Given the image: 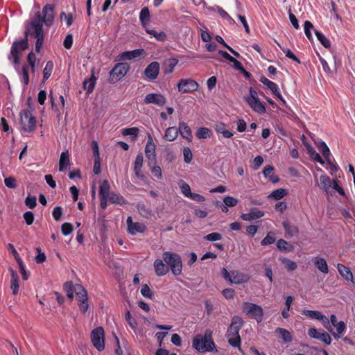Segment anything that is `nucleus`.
I'll return each instance as SVG.
<instances>
[{
	"instance_id": "62",
	"label": "nucleus",
	"mask_w": 355,
	"mask_h": 355,
	"mask_svg": "<svg viewBox=\"0 0 355 355\" xmlns=\"http://www.w3.org/2000/svg\"><path fill=\"white\" fill-rule=\"evenodd\" d=\"M224 204L230 207H234L238 203V200L232 196H225L223 199Z\"/></svg>"
},
{
	"instance_id": "9",
	"label": "nucleus",
	"mask_w": 355,
	"mask_h": 355,
	"mask_svg": "<svg viewBox=\"0 0 355 355\" xmlns=\"http://www.w3.org/2000/svg\"><path fill=\"white\" fill-rule=\"evenodd\" d=\"M20 121L23 130L31 132L35 130L36 126V119L29 110H24L20 114Z\"/></svg>"
},
{
	"instance_id": "36",
	"label": "nucleus",
	"mask_w": 355,
	"mask_h": 355,
	"mask_svg": "<svg viewBox=\"0 0 355 355\" xmlns=\"http://www.w3.org/2000/svg\"><path fill=\"white\" fill-rule=\"evenodd\" d=\"M139 132V130L136 127L125 128L122 130V135L124 136H131L132 141H135L137 139Z\"/></svg>"
},
{
	"instance_id": "28",
	"label": "nucleus",
	"mask_w": 355,
	"mask_h": 355,
	"mask_svg": "<svg viewBox=\"0 0 355 355\" xmlns=\"http://www.w3.org/2000/svg\"><path fill=\"white\" fill-rule=\"evenodd\" d=\"M144 53V49H135L133 51L123 52L121 55V59L122 60H132L137 57H139Z\"/></svg>"
},
{
	"instance_id": "39",
	"label": "nucleus",
	"mask_w": 355,
	"mask_h": 355,
	"mask_svg": "<svg viewBox=\"0 0 355 355\" xmlns=\"http://www.w3.org/2000/svg\"><path fill=\"white\" fill-rule=\"evenodd\" d=\"M318 148L325 158L327 162H329V159H331V152L326 143L323 141H320L318 143Z\"/></svg>"
},
{
	"instance_id": "43",
	"label": "nucleus",
	"mask_w": 355,
	"mask_h": 355,
	"mask_svg": "<svg viewBox=\"0 0 355 355\" xmlns=\"http://www.w3.org/2000/svg\"><path fill=\"white\" fill-rule=\"evenodd\" d=\"M287 191L285 189H278L273 191L270 195L269 198H271L275 200H279L283 198L284 196L287 195Z\"/></svg>"
},
{
	"instance_id": "54",
	"label": "nucleus",
	"mask_w": 355,
	"mask_h": 355,
	"mask_svg": "<svg viewBox=\"0 0 355 355\" xmlns=\"http://www.w3.org/2000/svg\"><path fill=\"white\" fill-rule=\"evenodd\" d=\"M35 60L36 57L35 53L33 51L30 52L27 55V62L31 67L32 72H35Z\"/></svg>"
},
{
	"instance_id": "61",
	"label": "nucleus",
	"mask_w": 355,
	"mask_h": 355,
	"mask_svg": "<svg viewBox=\"0 0 355 355\" xmlns=\"http://www.w3.org/2000/svg\"><path fill=\"white\" fill-rule=\"evenodd\" d=\"M17 263L19 264V271L21 274L22 279L24 280H27L28 279V274L26 270L25 266L23 263L22 259H19Z\"/></svg>"
},
{
	"instance_id": "31",
	"label": "nucleus",
	"mask_w": 355,
	"mask_h": 355,
	"mask_svg": "<svg viewBox=\"0 0 355 355\" xmlns=\"http://www.w3.org/2000/svg\"><path fill=\"white\" fill-rule=\"evenodd\" d=\"M320 184L322 185V189L326 193H330V189L332 186V180L329 178L328 175L326 174L322 175L320 177Z\"/></svg>"
},
{
	"instance_id": "10",
	"label": "nucleus",
	"mask_w": 355,
	"mask_h": 355,
	"mask_svg": "<svg viewBox=\"0 0 355 355\" xmlns=\"http://www.w3.org/2000/svg\"><path fill=\"white\" fill-rule=\"evenodd\" d=\"M302 313L309 318L320 321L328 331L332 332V329L331 328L330 323L329 322V319L320 311L304 309L302 311Z\"/></svg>"
},
{
	"instance_id": "17",
	"label": "nucleus",
	"mask_w": 355,
	"mask_h": 355,
	"mask_svg": "<svg viewBox=\"0 0 355 355\" xmlns=\"http://www.w3.org/2000/svg\"><path fill=\"white\" fill-rule=\"evenodd\" d=\"M232 280L231 284H241L248 282L250 279L248 275L243 273L238 270L231 271Z\"/></svg>"
},
{
	"instance_id": "58",
	"label": "nucleus",
	"mask_w": 355,
	"mask_h": 355,
	"mask_svg": "<svg viewBox=\"0 0 355 355\" xmlns=\"http://www.w3.org/2000/svg\"><path fill=\"white\" fill-rule=\"evenodd\" d=\"M281 49L283 51V52L285 53L286 57L291 59L294 62H296L299 64L300 63V60H299V58L292 52L291 50H290L289 49H285V48H282V47H281Z\"/></svg>"
},
{
	"instance_id": "63",
	"label": "nucleus",
	"mask_w": 355,
	"mask_h": 355,
	"mask_svg": "<svg viewBox=\"0 0 355 355\" xmlns=\"http://www.w3.org/2000/svg\"><path fill=\"white\" fill-rule=\"evenodd\" d=\"M52 215L55 220L59 221L61 219L62 215V207L60 206L54 207L52 212Z\"/></svg>"
},
{
	"instance_id": "12",
	"label": "nucleus",
	"mask_w": 355,
	"mask_h": 355,
	"mask_svg": "<svg viewBox=\"0 0 355 355\" xmlns=\"http://www.w3.org/2000/svg\"><path fill=\"white\" fill-rule=\"evenodd\" d=\"M159 70V63L157 61H153L146 67L144 71V75L147 80H154L158 77Z\"/></svg>"
},
{
	"instance_id": "48",
	"label": "nucleus",
	"mask_w": 355,
	"mask_h": 355,
	"mask_svg": "<svg viewBox=\"0 0 355 355\" xmlns=\"http://www.w3.org/2000/svg\"><path fill=\"white\" fill-rule=\"evenodd\" d=\"M137 208L139 214L144 218H148L151 216V210L146 207L144 204H138Z\"/></svg>"
},
{
	"instance_id": "22",
	"label": "nucleus",
	"mask_w": 355,
	"mask_h": 355,
	"mask_svg": "<svg viewBox=\"0 0 355 355\" xmlns=\"http://www.w3.org/2000/svg\"><path fill=\"white\" fill-rule=\"evenodd\" d=\"M9 270L10 272V288L12 290V293L14 295H16L19 293V277L15 270H14L11 267L9 268Z\"/></svg>"
},
{
	"instance_id": "50",
	"label": "nucleus",
	"mask_w": 355,
	"mask_h": 355,
	"mask_svg": "<svg viewBox=\"0 0 355 355\" xmlns=\"http://www.w3.org/2000/svg\"><path fill=\"white\" fill-rule=\"evenodd\" d=\"M211 10L218 12L222 18L234 21V19L221 7L216 6L215 7L211 8Z\"/></svg>"
},
{
	"instance_id": "34",
	"label": "nucleus",
	"mask_w": 355,
	"mask_h": 355,
	"mask_svg": "<svg viewBox=\"0 0 355 355\" xmlns=\"http://www.w3.org/2000/svg\"><path fill=\"white\" fill-rule=\"evenodd\" d=\"M75 293L78 299V302H80V300L86 301L88 300L87 292L82 285H75Z\"/></svg>"
},
{
	"instance_id": "35",
	"label": "nucleus",
	"mask_w": 355,
	"mask_h": 355,
	"mask_svg": "<svg viewBox=\"0 0 355 355\" xmlns=\"http://www.w3.org/2000/svg\"><path fill=\"white\" fill-rule=\"evenodd\" d=\"M178 134L177 128L169 127L165 131L164 139L168 141H173L178 137Z\"/></svg>"
},
{
	"instance_id": "49",
	"label": "nucleus",
	"mask_w": 355,
	"mask_h": 355,
	"mask_svg": "<svg viewBox=\"0 0 355 355\" xmlns=\"http://www.w3.org/2000/svg\"><path fill=\"white\" fill-rule=\"evenodd\" d=\"M275 240H276V239L274 236V233L272 232H270L267 234V235L261 241V245L262 246L271 245L275 242Z\"/></svg>"
},
{
	"instance_id": "42",
	"label": "nucleus",
	"mask_w": 355,
	"mask_h": 355,
	"mask_svg": "<svg viewBox=\"0 0 355 355\" xmlns=\"http://www.w3.org/2000/svg\"><path fill=\"white\" fill-rule=\"evenodd\" d=\"M306 148H307L308 153L311 158H313L314 160H315L316 162H319L320 164H321L322 165L324 164V161L322 159V158L321 157L320 154L318 153L315 150V149L311 147V146L308 145Z\"/></svg>"
},
{
	"instance_id": "1",
	"label": "nucleus",
	"mask_w": 355,
	"mask_h": 355,
	"mask_svg": "<svg viewBox=\"0 0 355 355\" xmlns=\"http://www.w3.org/2000/svg\"><path fill=\"white\" fill-rule=\"evenodd\" d=\"M54 6L52 4L45 5L42 12H37L27 25L24 32V38L12 43L8 58L12 60L15 69H17L19 67L21 53L28 48V36L31 35L36 39L35 51L40 53L44 39L43 24L46 26H51L54 21Z\"/></svg>"
},
{
	"instance_id": "29",
	"label": "nucleus",
	"mask_w": 355,
	"mask_h": 355,
	"mask_svg": "<svg viewBox=\"0 0 355 355\" xmlns=\"http://www.w3.org/2000/svg\"><path fill=\"white\" fill-rule=\"evenodd\" d=\"M70 164L69 155L68 151L62 152L59 160V171H64Z\"/></svg>"
},
{
	"instance_id": "55",
	"label": "nucleus",
	"mask_w": 355,
	"mask_h": 355,
	"mask_svg": "<svg viewBox=\"0 0 355 355\" xmlns=\"http://www.w3.org/2000/svg\"><path fill=\"white\" fill-rule=\"evenodd\" d=\"M184 161L187 164L191 162L193 159V155L191 149L189 147H184L183 149Z\"/></svg>"
},
{
	"instance_id": "59",
	"label": "nucleus",
	"mask_w": 355,
	"mask_h": 355,
	"mask_svg": "<svg viewBox=\"0 0 355 355\" xmlns=\"http://www.w3.org/2000/svg\"><path fill=\"white\" fill-rule=\"evenodd\" d=\"M25 204L27 207H28L30 209H33L37 205V198L35 196H31L28 195L26 200H25Z\"/></svg>"
},
{
	"instance_id": "6",
	"label": "nucleus",
	"mask_w": 355,
	"mask_h": 355,
	"mask_svg": "<svg viewBox=\"0 0 355 355\" xmlns=\"http://www.w3.org/2000/svg\"><path fill=\"white\" fill-rule=\"evenodd\" d=\"M243 311L249 317L257 320V322H261L263 318V311L261 306L251 303L244 302L243 304Z\"/></svg>"
},
{
	"instance_id": "26",
	"label": "nucleus",
	"mask_w": 355,
	"mask_h": 355,
	"mask_svg": "<svg viewBox=\"0 0 355 355\" xmlns=\"http://www.w3.org/2000/svg\"><path fill=\"white\" fill-rule=\"evenodd\" d=\"M139 20L141 26L146 29L150 20V11L148 7L141 9L139 13Z\"/></svg>"
},
{
	"instance_id": "46",
	"label": "nucleus",
	"mask_w": 355,
	"mask_h": 355,
	"mask_svg": "<svg viewBox=\"0 0 355 355\" xmlns=\"http://www.w3.org/2000/svg\"><path fill=\"white\" fill-rule=\"evenodd\" d=\"M272 92V94L277 97L284 104H286V101L284 99V98L282 97L281 93L279 92V87L278 85L272 82L270 86H268L267 87Z\"/></svg>"
},
{
	"instance_id": "8",
	"label": "nucleus",
	"mask_w": 355,
	"mask_h": 355,
	"mask_svg": "<svg viewBox=\"0 0 355 355\" xmlns=\"http://www.w3.org/2000/svg\"><path fill=\"white\" fill-rule=\"evenodd\" d=\"M91 340L98 351L101 352L105 349V332L102 327H98L92 331Z\"/></svg>"
},
{
	"instance_id": "33",
	"label": "nucleus",
	"mask_w": 355,
	"mask_h": 355,
	"mask_svg": "<svg viewBox=\"0 0 355 355\" xmlns=\"http://www.w3.org/2000/svg\"><path fill=\"white\" fill-rule=\"evenodd\" d=\"M110 185L107 180H103L99 187V197L108 198L110 195Z\"/></svg>"
},
{
	"instance_id": "2",
	"label": "nucleus",
	"mask_w": 355,
	"mask_h": 355,
	"mask_svg": "<svg viewBox=\"0 0 355 355\" xmlns=\"http://www.w3.org/2000/svg\"><path fill=\"white\" fill-rule=\"evenodd\" d=\"M243 320L238 315H234L232 318V322L227 329L226 336L228 340V343L234 347H239L241 349V339L239 335V331L243 326Z\"/></svg>"
},
{
	"instance_id": "7",
	"label": "nucleus",
	"mask_w": 355,
	"mask_h": 355,
	"mask_svg": "<svg viewBox=\"0 0 355 355\" xmlns=\"http://www.w3.org/2000/svg\"><path fill=\"white\" fill-rule=\"evenodd\" d=\"M249 92V96L245 97L246 103L254 111L259 114L265 113L266 111V107L258 98L257 91L251 87H250Z\"/></svg>"
},
{
	"instance_id": "21",
	"label": "nucleus",
	"mask_w": 355,
	"mask_h": 355,
	"mask_svg": "<svg viewBox=\"0 0 355 355\" xmlns=\"http://www.w3.org/2000/svg\"><path fill=\"white\" fill-rule=\"evenodd\" d=\"M153 266L155 274L157 276H164L169 271V268L167 266L166 263H164L163 260L162 259H155Z\"/></svg>"
},
{
	"instance_id": "60",
	"label": "nucleus",
	"mask_w": 355,
	"mask_h": 355,
	"mask_svg": "<svg viewBox=\"0 0 355 355\" xmlns=\"http://www.w3.org/2000/svg\"><path fill=\"white\" fill-rule=\"evenodd\" d=\"M180 189L182 193L187 198L192 193L189 185L185 182L181 181Z\"/></svg>"
},
{
	"instance_id": "27",
	"label": "nucleus",
	"mask_w": 355,
	"mask_h": 355,
	"mask_svg": "<svg viewBox=\"0 0 355 355\" xmlns=\"http://www.w3.org/2000/svg\"><path fill=\"white\" fill-rule=\"evenodd\" d=\"M313 263L315 267L322 273L327 274L329 268L327 263L324 258L316 257L313 259Z\"/></svg>"
},
{
	"instance_id": "41",
	"label": "nucleus",
	"mask_w": 355,
	"mask_h": 355,
	"mask_svg": "<svg viewBox=\"0 0 355 355\" xmlns=\"http://www.w3.org/2000/svg\"><path fill=\"white\" fill-rule=\"evenodd\" d=\"M276 333L280 335V337L286 343H289L293 340V336L290 331L284 328L278 327L276 329Z\"/></svg>"
},
{
	"instance_id": "25",
	"label": "nucleus",
	"mask_w": 355,
	"mask_h": 355,
	"mask_svg": "<svg viewBox=\"0 0 355 355\" xmlns=\"http://www.w3.org/2000/svg\"><path fill=\"white\" fill-rule=\"evenodd\" d=\"M337 269L340 275L347 281L353 282V275L349 268L342 263H338Z\"/></svg>"
},
{
	"instance_id": "3",
	"label": "nucleus",
	"mask_w": 355,
	"mask_h": 355,
	"mask_svg": "<svg viewBox=\"0 0 355 355\" xmlns=\"http://www.w3.org/2000/svg\"><path fill=\"white\" fill-rule=\"evenodd\" d=\"M212 332L210 330H206L205 334L197 335L193 340L192 345L198 352L205 353L212 352L216 345L211 338Z\"/></svg>"
},
{
	"instance_id": "19",
	"label": "nucleus",
	"mask_w": 355,
	"mask_h": 355,
	"mask_svg": "<svg viewBox=\"0 0 355 355\" xmlns=\"http://www.w3.org/2000/svg\"><path fill=\"white\" fill-rule=\"evenodd\" d=\"M264 216V212L257 208H253L249 213L243 214L241 216L242 220L245 221H252L255 219L260 218Z\"/></svg>"
},
{
	"instance_id": "30",
	"label": "nucleus",
	"mask_w": 355,
	"mask_h": 355,
	"mask_svg": "<svg viewBox=\"0 0 355 355\" xmlns=\"http://www.w3.org/2000/svg\"><path fill=\"white\" fill-rule=\"evenodd\" d=\"M108 199L109 202L112 204L123 205L127 203L126 200L120 193L116 192H111Z\"/></svg>"
},
{
	"instance_id": "56",
	"label": "nucleus",
	"mask_w": 355,
	"mask_h": 355,
	"mask_svg": "<svg viewBox=\"0 0 355 355\" xmlns=\"http://www.w3.org/2000/svg\"><path fill=\"white\" fill-rule=\"evenodd\" d=\"M73 230V225L69 223H64L61 226V231L63 235L67 236Z\"/></svg>"
},
{
	"instance_id": "64",
	"label": "nucleus",
	"mask_w": 355,
	"mask_h": 355,
	"mask_svg": "<svg viewBox=\"0 0 355 355\" xmlns=\"http://www.w3.org/2000/svg\"><path fill=\"white\" fill-rule=\"evenodd\" d=\"M4 183L7 187L10 189H15L17 186L15 178L12 176L5 178Z\"/></svg>"
},
{
	"instance_id": "40",
	"label": "nucleus",
	"mask_w": 355,
	"mask_h": 355,
	"mask_svg": "<svg viewBox=\"0 0 355 355\" xmlns=\"http://www.w3.org/2000/svg\"><path fill=\"white\" fill-rule=\"evenodd\" d=\"M315 35L317 37L318 40L320 41L321 44L326 49H329L331 47V42L330 40L325 37V35L322 33L320 31L318 30H315Z\"/></svg>"
},
{
	"instance_id": "47",
	"label": "nucleus",
	"mask_w": 355,
	"mask_h": 355,
	"mask_svg": "<svg viewBox=\"0 0 355 355\" xmlns=\"http://www.w3.org/2000/svg\"><path fill=\"white\" fill-rule=\"evenodd\" d=\"M211 131L209 128L202 127L196 130V136L198 139H207L210 137Z\"/></svg>"
},
{
	"instance_id": "24",
	"label": "nucleus",
	"mask_w": 355,
	"mask_h": 355,
	"mask_svg": "<svg viewBox=\"0 0 355 355\" xmlns=\"http://www.w3.org/2000/svg\"><path fill=\"white\" fill-rule=\"evenodd\" d=\"M282 225L286 231V236L291 238L297 235L299 232L298 227L288 221H283Z\"/></svg>"
},
{
	"instance_id": "14",
	"label": "nucleus",
	"mask_w": 355,
	"mask_h": 355,
	"mask_svg": "<svg viewBox=\"0 0 355 355\" xmlns=\"http://www.w3.org/2000/svg\"><path fill=\"white\" fill-rule=\"evenodd\" d=\"M128 231L132 235H136L137 233H144L146 231V226L144 223L133 222L132 217L129 216L126 220Z\"/></svg>"
},
{
	"instance_id": "52",
	"label": "nucleus",
	"mask_w": 355,
	"mask_h": 355,
	"mask_svg": "<svg viewBox=\"0 0 355 355\" xmlns=\"http://www.w3.org/2000/svg\"><path fill=\"white\" fill-rule=\"evenodd\" d=\"M141 295L146 298L152 299L154 296L153 292L147 284H144L141 289Z\"/></svg>"
},
{
	"instance_id": "44",
	"label": "nucleus",
	"mask_w": 355,
	"mask_h": 355,
	"mask_svg": "<svg viewBox=\"0 0 355 355\" xmlns=\"http://www.w3.org/2000/svg\"><path fill=\"white\" fill-rule=\"evenodd\" d=\"M53 69V62L52 61H48L43 70V81L47 80L51 75Z\"/></svg>"
},
{
	"instance_id": "20",
	"label": "nucleus",
	"mask_w": 355,
	"mask_h": 355,
	"mask_svg": "<svg viewBox=\"0 0 355 355\" xmlns=\"http://www.w3.org/2000/svg\"><path fill=\"white\" fill-rule=\"evenodd\" d=\"M180 135L187 139L189 141H191L193 139L192 132L188 124L184 121L179 123L178 129Z\"/></svg>"
},
{
	"instance_id": "16",
	"label": "nucleus",
	"mask_w": 355,
	"mask_h": 355,
	"mask_svg": "<svg viewBox=\"0 0 355 355\" xmlns=\"http://www.w3.org/2000/svg\"><path fill=\"white\" fill-rule=\"evenodd\" d=\"M143 161L144 157L142 153H139L137 155L136 159L134 162L133 170L135 175L139 180H144L145 175L143 174L141 171V168L143 166Z\"/></svg>"
},
{
	"instance_id": "38",
	"label": "nucleus",
	"mask_w": 355,
	"mask_h": 355,
	"mask_svg": "<svg viewBox=\"0 0 355 355\" xmlns=\"http://www.w3.org/2000/svg\"><path fill=\"white\" fill-rule=\"evenodd\" d=\"M279 260L288 272L294 271L297 267V263L294 261L288 258L281 257Z\"/></svg>"
},
{
	"instance_id": "4",
	"label": "nucleus",
	"mask_w": 355,
	"mask_h": 355,
	"mask_svg": "<svg viewBox=\"0 0 355 355\" xmlns=\"http://www.w3.org/2000/svg\"><path fill=\"white\" fill-rule=\"evenodd\" d=\"M163 260L174 275L178 276L182 273V262L178 254L168 251L164 252Z\"/></svg>"
},
{
	"instance_id": "5",
	"label": "nucleus",
	"mask_w": 355,
	"mask_h": 355,
	"mask_svg": "<svg viewBox=\"0 0 355 355\" xmlns=\"http://www.w3.org/2000/svg\"><path fill=\"white\" fill-rule=\"evenodd\" d=\"M130 70V65L126 62H119L110 71L108 81L110 84H114L121 80Z\"/></svg>"
},
{
	"instance_id": "57",
	"label": "nucleus",
	"mask_w": 355,
	"mask_h": 355,
	"mask_svg": "<svg viewBox=\"0 0 355 355\" xmlns=\"http://www.w3.org/2000/svg\"><path fill=\"white\" fill-rule=\"evenodd\" d=\"M318 339L322 340L326 345H330L331 343V338L329 334L323 330H321V332L319 334V337Z\"/></svg>"
},
{
	"instance_id": "45",
	"label": "nucleus",
	"mask_w": 355,
	"mask_h": 355,
	"mask_svg": "<svg viewBox=\"0 0 355 355\" xmlns=\"http://www.w3.org/2000/svg\"><path fill=\"white\" fill-rule=\"evenodd\" d=\"M334 327L336 328L337 333H335L333 331L331 333L335 338L338 339L340 338V335H342L345 331L346 325L343 321H340Z\"/></svg>"
},
{
	"instance_id": "53",
	"label": "nucleus",
	"mask_w": 355,
	"mask_h": 355,
	"mask_svg": "<svg viewBox=\"0 0 355 355\" xmlns=\"http://www.w3.org/2000/svg\"><path fill=\"white\" fill-rule=\"evenodd\" d=\"M331 188L337 191L340 196H345V192L343 188L339 184V181L337 179L332 180Z\"/></svg>"
},
{
	"instance_id": "32",
	"label": "nucleus",
	"mask_w": 355,
	"mask_h": 355,
	"mask_svg": "<svg viewBox=\"0 0 355 355\" xmlns=\"http://www.w3.org/2000/svg\"><path fill=\"white\" fill-rule=\"evenodd\" d=\"M277 248L281 252H290L294 249L293 246L284 239H279L277 242Z\"/></svg>"
},
{
	"instance_id": "23",
	"label": "nucleus",
	"mask_w": 355,
	"mask_h": 355,
	"mask_svg": "<svg viewBox=\"0 0 355 355\" xmlns=\"http://www.w3.org/2000/svg\"><path fill=\"white\" fill-rule=\"evenodd\" d=\"M178 62L179 61L178 59L173 58L165 60L162 64L164 73L165 74L171 73L173 71L175 67L178 64Z\"/></svg>"
},
{
	"instance_id": "37",
	"label": "nucleus",
	"mask_w": 355,
	"mask_h": 355,
	"mask_svg": "<svg viewBox=\"0 0 355 355\" xmlns=\"http://www.w3.org/2000/svg\"><path fill=\"white\" fill-rule=\"evenodd\" d=\"M146 32L159 42H164L167 39L166 34L164 31L157 32L153 29L146 28Z\"/></svg>"
},
{
	"instance_id": "15",
	"label": "nucleus",
	"mask_w": 355,
	"mask_h": 355,
	"mask_svg": "<svg viewBox=\"0 0 355 355\" xmlns=\"http://www.w3.org/2000/svg\"><path fill=\"white\" fill-rule=\"evenodd\" d=\"M145 154L150 162L149 164L152 162H156L155 145L150 137H148V140L145 147Z\"/></svg>"
},
{
	"instance_id": "51",
	"label": "nucleus",
	"mask_w": 355,
	"mask_h": 355,
	"mask_svg": "<svg viewBox=\"0 0 355 355\" xmlns=\"http://www.w3.org/2000/svg\"><path fill=\"white\" fill-rule=\"evenodd\" d=\"M304 33L307 38L311 41L313 40V36L311 35V30L313 28L312 23L309 21H305L304 24Z\"/></svg>"
},
{
	"instance_id": "18",
	"label": "nucleus",
	"mask_w": 355,
	"mask_h": 355,
	"mask_svg": "<svg viewBox=\"0 0 355 355\" xmlns=\"http://www.w3.org/2000/svg\"><path fill=\"white\" fill-rule=\"evenodd\" d=\"M96 80L97 78L94 75V69H92L91 76L89 78H85L83 83V87L87 94H90L94 91Z\"/></svg>"
},
{
	"instance_id": "11",
	"label": "nucleus",
	"mask_w": 355,
	"mask_h": 355,
	"mask_svg": "<svg viewBox=\"0 0 355 355\" xmlns=\"http://www.w3.org/2000/svg\"><path fill=\"white\" fill-rule=\"evenodd\" d=\"M178 91L181 93H190L198 89V83L192 79H180L178 83Z\"/></svg>"
},
{
	"instance_id": "13",
	"label": "nucleus",
	"mask_w": 355,
	"mask_h": 355,
	"mask_svg": "<svg viewBox=\"0 0 355 355\" xmlns=\"http://www.w3.org/2000/svg\"><path fill=\"white\" fill-rule=\"evenodd\" d=\"M144 102L145 104L153 103L162 107L166 103V98L162 94L150 93L145 96Z\"/></svg>"
}]
</instances>
